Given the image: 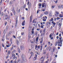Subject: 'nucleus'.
I'll return each mask as SVG.
<instances>
[{
    "label": "nucleus",
    "instance_id": "nucleus-64",
    "mask_svg": "<svg viewBox=\"0 0 63 63\" xmlns=\"http://www.w3.org/2000/svg\"><path fill=\"white\" fill-rule=\"evenodd\" d=\"M59 38V37H58V36L57 37V38L58 39Z\"/></svg>",
    "mask_w": 63,
    "mask_h": 63
},
{
    "label": "nucleus",
    "instance_id": "nucleus-27",
    "mask_svg": "<svg viewBox=\"0 0 63 63\" xmlns=\"http://www.w3.org/2000/svg\"><path fill=\"white\" fill-rule=\"evenodd\" d=\"M43 32H46V29H44L43 30Z\"/></svg>",
    "mask_w": 63,
    "mask_h": 63
},
{
    "label": "nucleus",
    "instance_id": "nucleus-19",
    "mask_svg": "<svg viewBox=\"0 0 63 63\" xmlns=\"http://www.w3.org/2000/svg\"><path fill=\"white\" fill-rule=\"evenodd\" d=\"M43 21H46V19L45 18H44L43 19Z\"/></svg>",
    "mask_w": 63,
    "mask_h": 63
},
{
    "label": "nucleus",
    "instance_id": "nucleus-14",
    "mask_svg": "<svg viewBox=\"0 0 63 63\" xmlns=\"http://www.w3.org/2000/svg\"><path fill=\"white\" fill-rule=\"evenodd\" d=\"M53 35V34L51 33L50 34V35L49 37H50V38H51V37L52 36L51 35Z\"/></svg>",
    "mask_w": 63,
    "mask_h": 63
},
{
    "label": "nucleus",
    "instance_id": "nucleus-56",
    "mask_svg": "<svg viewBox=\"0 0 63 63\" xmlns=\"http://www.w3.org/2000/svg\"><path fill=\"white\" fill-rule=\"evenodd\" d=\"M53 24V25H54V26H55V22Z\"/></svg>",
    "mask_w": 63,
    "mask_h": 63
},
{
    "label": "nucleus",
    "instance_id": "nucleus-26",
    "mask_svg": "<svg viewBox=\"0 0 63 63\" xmlns=\"http://www.w3.org/2000/svg\"><path fill=\"white\" fill-rule=\"evenodd\" d=\"M58 46L60 47H61V46H62V45H60V44H58Z\"/></svg>",
    "mask_w": 63,
    "mask_h": 63
},
{
    "label": "nucleus",
    "instance_id": "nucleus-51",
    "mask_svg": "<svg viewBox=\"0 0 63 63\" xmlns=\"http://www.w3.org/2000/svg\"><path fill=\"white\" fill-rule=\"evenodd\" d=\"M34 21H35V20H33V21L32 22V23H34Z\"/></svg>",
    "mask_w": 63,
    "mask_h": 63
},
{
    "label": "nucleus",
    "instance_id": "nucleus-21",
    "mask_svg": "<svg viewBox=\"0 0 63 63\" xmlns=\"http://www.w3.org/2000/svg\"><path fill=\"white\" fill-rule=\"evenodd\" d=\"M9 45H10V46H9V45H6V47H10V46H11V44H9Z\"/></svg>",
    "mask_w": 63,
    "mask_h": 63
},
{
    "label": "nucleus",
    "instance_id": "nucleus-28",
    "mask_svg": "<svg viewBox=\"0 0 63 63\" xmlns=\"http://www.w3.org/2000/svg\"><path fill=\"white\" fill-rule=\"evenodd\" d=\"M16 43L17 44H18V43H19V41H18V40H17Z\"/></svg>",
    "mask_w": 63,
    "mask_h": 63
},
{
    "label": "nucleus",
    "instance_id": "nucleus-46",
    "mask_svg": "<svg viewBox=\"0 0 63 63\" xmlns=\"http://www.w3.org/2000/svg\"><path fill=\"white\" fill-rule=\"evenodd\" d=\"M2 0H1L0 1V4H2Z\"/></svg>",
    "mask_w": 63,
    "mask_h": 63
},
{
    "label": "nucleus",
    "instance_id": "nucleus-3",
    "mask_svg": "<svg viewBox=\"0 0 63 63\" xmlns=\"http://www.w3.org/2000/svg\"><path fill=\"white\" fill-rule=\"evenodd\" d=\"M32 20V15H31L30 17V22H31Z\"/></svg>",
    "mask_w": 63,
    "mask_h": 63
},
{
    "label": "nucleus",
    "instance_id": "nucleus-12",
    "mask_svg": "<svg viewBox=\"0 0 63 63\" xmlns=\"http://www.w3.org/2000/svg\"><path fill=\"white\" fill-rule=\"evenodd\" d=\"M18 52H19V53H20V49H19V48H18Z\"/></svg>",
    "mask_w": 63,
    "mask_h": 63
},
{
    "label": "nucleus",
    "instance_id": "nucleus-22",
    "mask_svg": "<svg viewBox=\"0 0 63 63\" xmlns=\"http://www.w3.org/2000/svg\"><path fill=\"white\" fill-rule=\"evenodd\" d=\"M43 41V40L42 39L40 41V44H42V42Z\"/></svg>",
    "mask_w": 63,
    "mask_h": 63
},
{
    "label": "nucleus",
    "instance_id": "nucleus-24",
    "mask_svg": "<svg viewBox=\"0 0 63 63\" xmlns=\"http://www.w3.org/2000/svg\"><path fill=\"white\" fill-rule=\"evenodd\" d=\"M31 56H32V55H33V52H31Z\"/></svg>",
    "mask_w": 63,
    "mask_h": 63
},
{
    "label": "nucleus",
    "instance_id": "nucleus-47",
    "mask_svg": "<svg viewBox=\"0 0 63 63\" xmlns=\"http://www.w3.org/2000/svg\"><path fill=\"white\" fill-rule=\"evenodd\" d=\"M20 63H23V61H21Z\"/></svg>",
    "mask_w": 63,
    "mask_h": 63
},
{
    "label": "nucleus",
    "instance_id": "nucleus-23",
    "mask_svg": "<svg viewBox=\"0 0 63 63\" xmlns=\"http://www.w3.org/2000/svg\"><path fill=\"white\" fill-rule=\"evenodd\" d=\"M59 16L60 17H62V16L61 15V14H60L59 15Z\"/></svg>",
    "mask_w": 63,
    "mask_h": 63
},
{
    "label": "nucleus",
    "instance_id": "nucleus-55",
    "mask_svg": "<svg viewBox=\"0 0 63 63\" xmlns=\"http://www.w3.org/2000/svg\"><path fill=\"white\" fill-rule=\"evenodd\" d=\"M45 32H44L43 33V35H45Z\"/></svg>",
    "mask_w": 63,
    "mask_h": 63
},
{
    "label": "nucleus",
    "instance_id": "nucleus-18",
    "mask_svg": "<svg viewBox=\"0 0 63 63\" xmlns=\"http://www.w3.org/2000/svg\"><path fill=\"white\" fill-rule=\"evenodd\" d=\"M37 57V55L35 54V56L34 57V58L36 59V58Z\"/></svg>",
    "mask_w": 63,
    "mask_h": 63
},
{
    "label": "nucleus",
    "instance_id": "nucleus-36",
    "mask_svg": "<svg viewBox=\"0 0 63 63\" xmlns=\"http://www.w3.org/2000/svg\"><path fill=\"white\" fill-rule=\"evenodd\" d=\"M52 8V9H53V8H54V6H52L51 7Z\"/></svg>",
    "mask_w": 63,
    "mask_h": 63
},
{
    "label": "nucleus",
    "instance_id": "nucleus-42",
    "mask_svg": "<svg viewBox=\"0 0 63 63\" xmlns=\"http://www.w3.org/2000/svg\"><path fill=\"white\" fill-rule=\"evenodd\" d=\"M55 15L56 17H57V16H57V14H55Z\"/></svg>",
    "mask_w": 63,
    "mask_h": 63
},
{
    "label": "nucleus",
    "instance_id": "nucleus-32",
    "mask_svg": "<svg viewBox=\"0 0 63 63\" xmlns=\"http://www.w3.org/2000/svg\"><path fill=\"white\" fill-rule=\"evenodd\" d=\"M41 3H39V7H41Z\"/></svg>",
    "mask_w": 63,
    "mask_h": 63
},
{
    "label": "nucleus",
    "instance_id": "nucleus-2",
    "mask_svg": "<svg viewBox=\"0 0 63 63\" xmlns=\"http://www.w3.org/2000/svg\"><path fill=\"white\" fill-rule=\"evenodd\" d=\"M21 50H24V46H20V47Z\"/></svg>",
    "mask_w": 63,
    "mask_h": 63
},
{
    "label": "nucleus",
    "instance_id": "nucleus-9",
    "mask_svg": "<svg viewBox=\"0 0 63 63\" xmlns=\"http://www.w3.org/2000/svg\"><path fill=\"white\" fill-rule=\"evenodd\" d=\"M31 6V3H30L28 6L29 9H30Z\"/></svg>",
    "mask_w": 63,
    "mask_h": 63
},
{
    "label": "nucleus",
    "instance_id": "nucleus-63",
    "mask_svg": "<svg viewBox=\"0 0 63 63\" xmlns=\"http://www.w3.org/2000/svg\"><path fill=\"white\" fill-rule=\"evenodd\" d=\"M61 25L60 23H59V26H61Z\"/></svg>",
    "mask_w": 63,
    "mask_h": 63
},
{
    "label": "nucleus",
    "instance_id": "nucleus-44",
    "mask_svg": "<svg viewBox=\"0 0 63 63\" xmlns=\"http://www.w3.org/2000/svg\"><path fill=\"white\" fill-rule=\"evenodd\" d=\"M25 4H24V8H25Z\"/></svg>",
    "mask_w": 63,
    "mask_h": 63
},
{
    "label": "nucleus",
    "instance_id": "nucleus-11",
    "mask_svg": "<svg viewBox=\"0 0 63 63\" xmlns=\"http://www.w3.org/2000/svg\"><path fill=\"white\" fill-rule=\"evenodd\" d=\"M41 46L40 47H41V48L40 49L41 50H42V47H43V44H41Z\"/></svg>",
    "mask_w": 63,
    "mask_h": 63
},
{
    "label": "nucleus",
    "instance_id": "nucleus-57",
    "mask_svg": "<svg viewBox=\"0 0 63 63\" xmlns=\"http://www.w3.org/2000/svg\"><path fill=\"white\" fill-rule=\"evenodd\" d=\"M2 46L3 47H4V45H3V44H2Z\"/></svg>",
    "mask_w": 63,
    "mask_h": 63
},
{
    "label": "nucleus",
    "instance_id": "nucleus-62",
    "mask_svg": "<svg viewBox=\"0 0 63 63\" xmlns=\"http://www.w3.org/2000/svg\"><path fill=\"white\" fill-rule=\"evenodd\" d=\"M60 5H59V6H58V8L59 9H60Z\"/></svg>",
    "mask_w": 63,
    "mask_h": 63
},
{
    "label": "nucleus",
    "instance_id": "nucleus-43",
    "mask_svg": "<svg viewBox=\"0 0 63 63\" xmlns=\"http://www.w3.org/2000/svg\"><path fill=\"white\" fill-rule=\"evenodd\" d=\"M3 13L2 12L1 13V16H3Z\"/></svg>",
    "mask_w": 63,
    "mask_h": 63
},
{
    "label": "nucleus",
    "instance_id": "nucleus-8",
    "mask_svg": "<svg viewBox=\"0 0 63 63\" xmlns=\"http://www.w3.org/2000/svg\"><path fill=\"white\" fill-rule=\"evenodd\" d=\"M12 57H13V56H14V57H13V59H15V57H16V56H15V54H13L12 55Z\"/></svg>",
    "mask_w": 63,
    "mask_h": 63
},
{
    "label": "nucleus",
    "instance_id": "nucleus-40",
    "mask_svg": "<svg viewBox=\"0 0 63 63\" xmlns=\"http://www.w3.org/2000/svg\"><path fill=\"white\" fill-rule=\"evenodd\" d=\"M20 9H19V10L18 11V13H19V12H20Z\"/></svg>",
    "mask_w": 63,
    "mask_h": 63
},
{
    "label": "nucleus",
    "instance_id": "nucleus-34",
    "mask_svg": "<svg viewBox=\"0 0 63 63\" xmlns=\"http://www.w3.org/2000/svg\"><path fill=\"white\" fill-rule=\"evenodd\" d=\"M14 63H17V62H16V61L15 60L14 61Z\"/></svg>",
    "mask_w": 63,
    "mask_h": 63
},
{
    "label": "nucleus",
    "instance_id": "nucleus-17",
    "mask_svg": "<svg viewBox=\"0 0 63 63\" xmlns=\"http://www.w3.org/2000/svg\"><path fill=\"white\" fill-rule=\"evenodd\" d=\"M39 39V37H37L36 38V42L38 41V39Z\"/></svg>",
    "mask_w": 63,
    "mask_h": 63
},
{
    "label": "nucleus",
    "instance_id": "nucleus-7",
    "mask_svg": "<svg viewBox=\"0 0 63 63\" xmlns=\"http://www.w3.org/2000/svg\"><path fill=\"white\" fill-rule=\"evenodd\" d=\"M16 23L15 24V26H17V22H18V21H17V18H16Z\"/></svg>",
    "mask_w": 63,
    "mask_h": 63
},
{
    "label": "nucleus",
    "instance_id": "nucleus-30",
    "mask_svg": "<svg viewBox=\"0 0 63 63\" xmlns=\"http://www.w3.org/2000/svg\"><path fill=\"white\" fill-rule=\"evenodd\" d=\"M39 11L40 10H39V9L37 11V14H38V13H39Z\"/></svg>",
    "mask_w": 63,
    "mask_h": 63
},
{
    "label": "nucleus",
    "instance_id": "nucleus-10",
    "mask_svg": "<svg viewBox=\"0 0 63 63\" xmlns=\"http://www.w3.org/2000/svg\"><path fill=\"white\" fill-rule=\"evenodd\" d=\"M12 60L11 61H9L8 63H14V62Z\"/></svg>",
    "mask_w": 63,
    "mask_h": 63
},
{
    "label": "nucleus",
    "instance_id": "nucleus-33",
    "mask_svg": "<svg viewBox=\"0 0 63 63\" xmlns=\"http://www.w3.org/2000/svg\"><path fill=\"white\" fill-rule=\"evenodd\" d=\"M10 53H11V52H10V51H9L8 52V54H10Z\"/></svg>",
    "mask_w": 63,
    "mask_h": 63
},
{
    "label": "nucleus",
    "instance_id": "nucleus-41",
    "mask_svg": "<svg viewBox=\"0 0 63 63\" xmlns=\"http://www.w3.org/2000/svg\"><path fill=\"white\" fill-rule=\"evenodd\" d=\"M1 41H4V38H2V39Z\"/></svg>",
    "mask_w": 63,
    "mask_h": 63
},
{
    "label": "nucleus",
    "instance_id": "nucleus-54",
    "mask_svg": "<svg viewBox=\"0 0 63 63\" xmlns=\"http://www.w3.org/2000/svg\"><path fill=\"white\" fill-rule=\"evenodd\" d=\"M41 28H44V27H43V26L42 25L41 26Z\"/></svg>",
    "mask_w": 63,
    "mask_h": 63
},
{
    "label": "nucleus",
    "instance_id": "nucleus-58",
    "mask_svg": "<svg viewBox=\"0 0 63 63\" xmlns=\"http://www.w3.org/2000/svg\"><path fill=\"white\" fill-rule=\"evenodd\" d=\"M9 58V56H7V57L6 58V59L8 58Z\"/></svg>",
    "mask_w": 63,
    "mask_h": 63
},
{
    "label": "nucleus",
    "instance_id": "nucleus-16",
    "mask_svg": "<svg viewBox=\"0 0 63 63\" xmlns=\"http://www.w3.org/2000/svg\"><path fill=\"white\" fill-rule=\"evenodd\" d=\"M53 18H52L51 19L49 20V21H53Z\"/></svg>",
    "mask_w": 63,
    "mask_h": 63
},
{
    "label": "nucleus",
    "instance_id": "nucleus-39",
    "mask_svg": "<svg viewBox=\"0 0 63 63\" xmlns=\"http://www.w3.org/2000/svg\"><path fill=\"white\" fill-rule=\"evenodd\" d=\"M12 40H13V39H12V38H11L10 40V41L12 42Z\"/></svg>",
    "mask_w": 63,
    "mask_h": 63
},
{
    "label": "nucleus",
    "instance_id": "nucleus-1",
    "mask_svg": "<svg viewBox=\"0 0 63 63\" xmlns=\"http://www.w3.org/2000/svg\"><path fill=\"white\" fill-rule=\"evenodd\" d=\"M21 58H22L23 60L24 61H25L26 60V58H25V55H22L21 56Z\"/></svg>",
    "mask_w": 63,
    "mask_h": 63
},
{
    "label": "nucleus",
    "instance_id": "nucleus-37",
    "mask_svg": "<svg viewBox=\"0 0 63 63\" xmlns=\"http://www.w3.org/2000/svg\"><path fill=\"white\" fill-rule=\"evenodd\" d=\"M54 50H55V48H53V52H54Z\"/></svg>",
    "mask_w": 63,
    "mask_h": 63
},
{
    "label": "nucleus",
    "instance_id": "nucleus-52",
    "mask_svg": "<svg viewBox=\"0 0 63 63\" xmlns=\"http://www.w3.org/2000/svg\"><path fill=\"white\" fill-rule=\"evenodd\" d=\"M42 16H43V15H42V14H41L40 16V17H42Z\"/></svg>",
    "mask_w": 63,
    "mask_h": 63
},
{
    "label": "nucleus",
    "instance_id": "nucleus-48",
    "mask_svg": "<svg viewBox=\"0 0 63 63\" xmlns=\"http://www.w3.org/2000/svg\"><path fill=\"white\" fill-rule=\"evenodd\" d=\"M24 34V32H22V33H21V35H23Z\"/></svg>",
    "mask_w": 63,
    "mask_h": 63
},
{
    "label": "nucleus",
    "instance_id": "nucleus-25",
    "mask_svg": "<svg viewBox=\"0 0 63 63\" xmlns=\"http://www.w3.org/2000/svg\"><path fill=\"white\" fill-rule=\"evenodd\" d=\"M8 28H9V26H7L6 27V30H7L8 29Z\"/></svg>",
    "mask_w": 63,
    "mask_h": 63
},
{
    "label": "nucleus",
    "instance_id": "nucleus-29",
    "mask_svg": "<svg viewBox=\"0 0 63 63\" xmlns=\"http://www.w3.org/2000/svg\"><path fill=\"white\" fill-rule=\"evenodd\" d=\"M44 6H45V4H43L42 6V7H44Z\"/></svg>",
    "mask_w": 63,
    "mask_h": 63
},
{
    "label": "nucleus",
    "instance_id": "nucleus-15",
    "mask_svg": "<svg viewBox=\"0 0 63 63\" xmlns=\"http://www.w3.org/2000/svg\"><path fill=\"white\" fill-rule=\"evenodd\" d=\"M43 52H44L43 54H46V50H43Z\"/></svg>",
    "mask_w": 63,
    "mask_h": 63
},
{
    "label": "nucleus",
    "instance_id": "nucleus-35",
    "mask_svg": "<svg viewBox=\"0 0 63 63\" xmlns=\"http://www.w3.org/2000/svg\"><path fill=\"white\" fill-rule=\"evenodd\" d=\"M59 19H60V18L59 17H57V20Z\"/></svg>",
    "mask_w": 63,
    "mask_h": 63
},
{
    "label": "nucleus",
    "instance_id": "nucleus-61",
    "mask_svg": "<svg viewBox=\"0 0 63 63\" xmlns=\"http://www.w3.org/2000/svg\"><path fill=\"white\" fill-rule=\"evenodd\" d=\"M40 29H37V31H39L40 30Z\"/></svg>",
    "mask_w": 63,
    "mask_h": 63
},
{
    "label": "nucleus",
    "instance_id": "nucleus-5",
    "mask_svg": "<svg viewBox=\"0 0 63 63\" xmlns=\"http://www.w3.org/2000/svg\"><path fill=\"white\" fill-rule=\"evenodd\" d=\"M25 23V21H24L22 22V24L23 26H24V24Z\"/></svg>",
    "mask_w": 63,
    "mask_h": 63
},
{
    "label": "nucleus",
    "instance_id": "nucleus-45",
    "mask_svg": "<svg viewBox=\"0 0 63 63\" xmlns=\"http://www.w3.org/2000/svg\"><path fill=\"white\" fill-rule=\"evenodd\" d=\"M59 36H60V37H61V33L60 34Z\"/></svg>",
    "mask_w": 63,
    "mask_h": 63
},
{
    "label": "nucleus",
    "instance_id": "nucleus-13",
    "mask_svg": "<svg viewBox=\"0 0 63 63\" xmlns=\"http://www.w3.org/2000/svg\"><path fill=\"white\" fill-rule=\"evenodd\" d=\"M56 14H57V16H58V15H59V12H58V11H56Z\"/></svg>",
    "mask_w": 63,
    "mask_h": 63
},
{
    "label": "nucleus",
    "instance_id": "nucleus-49",
    "mask_svg": "<svg viewBox=\"0 0 63 63\" xmlns=\"http://www.w3.org/2000/svg\"><path fill=\"white\" fill-rule=\"evenodd\" d=\"M42 31H42V30H40V32L41 33H42Z\"/></svg>",
    "mask_w": 63,
    "mask_h": 63
},
{
    "label": "nucleus",
    "instance_id": "nucleus-60",
    "mask_svg": "<svg viewBox=\"0 0 63 63\" xmlns=\"http://www.w3.org/2000/svg\"><path fill=\"white\" fill-rule=\"evenodd\" d=\"M29 4V1H28L27 4L28 5Z\"/></svg>",
    "mask_w": 63,
    "mask_h": 63
},
{
    "label": "nucleus",
    "instance_id": "nucleus-53",
    "mask_svg": "<svg viewBox=\"0 0 63 63\" xmlns=\"http://www.w3.org/2000/svg\"><path fill=\"white\" fill-rule=\"evenodd\" d=\"M14 15H15V14H16V12H15V11H14Z\"/></svg>",
    "mask_w": 63,
    "mask_h": 63
},
{
    "label": "nucleus",
    "instance_id": "nucleus-20",
    "mask_svg": "<svg viewBox=\"0 0 63 63\" xmlns=\"http://www.w3.org/2000/svg\"><path fill=\"white\" fill-rule=\"evenodd\" d=\"M48 12H46L44 13V14H45V15H47V14H48Z\"/></svg>",
    "mask_w": 63,
    "mask_h": 63
},
{
    "label": "nucleus",
    "instance_id": "nucleus-50",
    "mask_svg": "<svg viewBox=\"0 0 63 63\" xmlns=\"http://www.w3.org/2000/svg\"><path fill=\"white\" fill-rule=\"evenodd\" d=\"M53 28V27H52V26H51V27L50 29H52V28Z\"/></svg>",
    "mask_w": 63,
    "mask_h": 63
},
{
    "label": "nucleus",
    "instance_id": "nucleus-31",
    "mask_svg": "<svg viewBox=\"0 0 63 63\" xmlns=\"http://www.w3.org/2000/svg\"><path fill=\"white\" fill-rule=\"evenodd\" d=\"M57 45V42H56L55 45V46H56Z\"/></svg>",
    "mask_w": 63,
    "mask_h": 63
},
{
    "label": "nucleus",
    "instance_id": "nucleus-4",
    "mask_svg": "<svg viewBox=\"0 0 63 63\" xmlns=\"http://www.w3.org/2000/svg\"><path fill=\"white\" fill-rule=\"evenodd\" d=\"M5 18L4 19V20H5V19H8V16L7 15H6L5 16Z\"/></svg>",
    "mask_w": 63,
    "mask_h": 63
},
{
    "label": "nucleus",
    "instance_id": "nucleus-59",
    "mask_svg": "<svg viewBox=\"0 0 63 63\" xmlns=\"http://www.w3.org/2000/svg\"><path fill=\"white\" fill-rule=\"evenodd\" d=\"M14 59H15V60H16L17 59V58L16 57L15 58H14Z\"/></svg>",
    "mask_w": 63,
    "mask_h": 63
},
{
    "label": "nucleus",
    "instance_id": "nucleus-38",
    "mask_svg": "<svg viewBox=\"0 0 63 63\" xmlns=\"http://www.w3.org/2000/svg\"><path fill=\"white\" fill-rule=\"evenodd\" d=\"M34 31H32V34H34Z\"/></svg>",
    "mask_w": 63,
    "mask_h": 63
},
{
    "label": "nucleus",
    "instance_id": "nucleus-6",
    "mask_svg": "<svg viewBox=\"0 0 63 63\" xmlns=\"http://www.w3.org/2000/svg\"><path fill=\"white\" fill-rule=\"evenodd\" d=\"M61 38H62V37H60L59 38V39L60 40V42L61 43V44H62V42L63 41L61 40L62 39Z\"/></svg>",
    "mask_w": 63,
    "mask_h": 63
}]
</instances>
